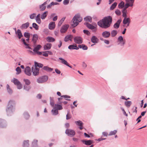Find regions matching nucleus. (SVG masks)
<instances>
[{
	"label": "nucleus",
	"mask_w": 147,
	"mask_h": 147,
	"mask_svg": "<svg viewBox=\"0 0 147 147\" xmlns=\"http://www.w3.org/2000/svg\"><path fill=\"white\" fill-rule=\"evenodd\" d=\"M32 27L36 30L38 29V26L35 23H34L32 24Z\"/></svg>",
	"instance_id": "47"
},
{
	"label": "nucleus",
	"mask_w": 147,
	"mask_h": 147,
	"mask_svg": "<svg viewBox=\"0 0 147 147\" xmlns=\"http://www.w3.org/2000/svg\"><path fill=\"white\" fill-rule=\"evenodd\" d=\"M40 14H38L37 15V16L35 17V19L36 22L39 24L41 22V21L40 18Z\"/></svg>",
	"instance_id": "27"
},
{
	"label": "nucleus",
	"mask_w": 147,
	"mask_h": 147,
	"mask_svg": "<svg viewBox=\"0 0 147 147\" xmlns=\"http://www.w3.org/2000/svg\"><path fill=\"white\" fill-rule=\"evenodd\" d=\"M22 41L23 42L24 44L26 46V48L27 49H31L30 47L29 46V44H27L25 42V40L24 39L22 38L21 39Z\"/></svg>",
	"instance_id": "31"
},
{
	"label": "nucleus",
	"mask_w": 147,
	"mask_h": 147,
	"mask_svg": "<svg viewBox=\"0 0 147 147\" xmlns=\"http://www.w3.org/2000/svg\"><path fill=\"white\" fill-rule=\"evenodd\" d=\"M82 141L83 143H84L86 145H91L93 141L92 140H88L87 141L82 140Z\"/></svg>",
	"instance_id": "21"
},
{
	"label": "nucleus",
	"mask_w": 147,
	"mask_h": 147,
	"mask_svg": "<svg viewBox=\"0 0 147 147\" xmlns=\"http://www.w3.org/2000/svg\"><path fill=\"white\" fill-rule=\"evenodd\" d=\"M51 112L53 115H56L58 113V110L55 107L52 110Z\"/></svg>",
	"instance_id": "29"
},
{
	"label": "nucleus",
	"mask_w": 147,
	"mask_h": 147,
	"mask_svg": "<svg viewBox=\"0 0 147 147\" xmlns=\"http://www.w3.org/2000/svg\"><path fill=\"white\" fill-rule=\"evenodd\" d=\"M16 33L19 39L21 38L23 36L22 32L20 29H18L17 31H16Z\"/></svg>",
	"instance_id": "23"
},
{
	"label": "nucleus",
	"mask_w": 147,
	"mask_h": 147,
	"mask_svg": "<svg viewBox=\"0 0 147 147\" xmlns=\"http://www.w3.org/2000/svg\"><path fill=\"white\" fill-rule=\"evenodd\" d=\"M7 88L8 93L10 94H11L12 92V90L9 88V86L8 84L7 85Z\"/></svg>",
	"instance_id": "50"
},
{
	"label": "nucleus",
	"mask_w": 147,
	"mask_h": 147,
	"mask_svg": "<svg viewBox=\"0 0 147 147\" xmlns=\"http://www.w3.org/2000/svg\"><path fill=\"white\" fill-rule=\"evenodd\" d=\"M82 66L84 69H85L87 66V64L84 62H82Z\"/></svg>",
	"instance_id": "64"
},
{
	"label": "nucleus",
	"mask_w": 147,
	"mask_h": 147,
	"mask_svg": "<svg viewBox=\"0 0 147 147\" xmlns=\"http://www.w3.org/2000/svg\"><path fill=\"white\" fill-rule=\"evenodd\" d=\"M110 35V33L109 32L105 31L103 32L102 33V36L105 38H108L109 37Z\"/></svg>",
	"instance_id": "13"
},
{
	"label": "nucleus",
	"mask_w": 147,
	"mask_h": 147,
	"mask_svg": "<svg viewBox=\"0 0 147 147\" xmlns=\"http://www.w3.org/2000/svg\"><path fill=\"white\" fill-rule=\"evenodd\" d=\"M115 13L118 16H119L121 14V12L118 9H117L115 11Z\"/></svg>",
	"instance_id": "57"
},
{
	"label": "nucleus",
	"mask_w": 147,
	"mask_h": 147,
	"mask_svg": "<svg viewBox=\"0 0 147 147\" xmlns=\"http://www.w3.org/2000/svg\"><path fill=\"white\" fill-rule=\"evenodd\" d=\"M24 36L27 38H30V34L28 32H25L24 33Z\"/></svg>",
	"instance_id": "48"
},
{
	"label": "nucleus",
	"mask_w": 147,
	"mask_h": 147,
	"mask_svg": "<svg viewBox=\"0 0 147 147\" xmlns=\"http://www.w3.org/2000/svg\"><path fill=\"white\" fill-rule=\"evenodd\" d=\"M47 2H45L43 4L40 5V9L41 11H43L46 8L45 5L47 4Z\"/></svg>",
	"instance_id": "24"
},
{
	"label": "nucleus",
	"mask_w": 147,
	"mask_h": 147,
	"mask_svg": "<svg viewBox=\"0 0 147 147\" xmlns=\"http://www.w3.org/2000/svg\"><path fill=\"white\" fill-rule=\"evenodd\" d=\"M24 81L25 82L26 84L27 85H29L30 84V82L28 79H24Z\"/></svg>",
	"instance_id": "49"
},
{
	"label": "nucleus",
	"mask_w": 147,
	"mask_h": 147,
	"mask_svg": "<svg viewBox=\"0 0 147 147\" xmlns=\"http://www.w3.org/2000/svg\"><path fill=\"white\" fill-rule=\"evenodd\" d=\"M48 14V12L47 11H46L44 12L41 16V19L42 20L45 19L46 17Z\"/></svg>",
	"instance_id": "30"
},
{
	"label": "nucleus",
	"mask_w": 147,
	"mask_h": 147,
	"mask_svg": "<svg viewBox=\"0 0 147 147\" xmlns=\"http://www.w3.org/2000/svg\"><path fill=\"white\" fill-rule=\"evenodd\" d=\"M117 34V32L115 30H113L111 32V34L112 37H114Z\"/></svg>",
	"instance_id": "35"
},
{
	"label": "nucleus",
	"mask_w": 147,
	"mask_h": 147,
	"mask_svg": "<svg viewBox=\"0 0 147 147\" xmlns=\"http://www.w3.org/2000/svg\"><path fill=\"white\" fill-rule=\"evenodd\" d=\"M32 71L33 75L34 76H36L39 74V69L38 68L33 67L32 68Z\"/></svg>",
	"instance_id": "8"
},
{
	"label": "nucleus",
	"mask_w": 147,
	"mask_h": 147,
	"mask_svg": "<svg viewBox=\"0 0 147 147\" xmlns=\"http://www.w3.org/2000/svg\"><path fill=\"white\" fill-rule=\"evenodd\" d=\"M118 44L121 46H123L125 44V42L123 37L121 36H120L117 39Z\"/></svg>",
	"instance_id": "9"
},
{
	"label": "nucleus",
	"mask_w": 147,
	"mask_h": 147,
	"mask_svg": "<svg viewBox=\"0 0 147 147\" xmlns=\"http://www.w3.org/2000/svg\"><path fill=\"white\" fill-rule=\"evenodd\" d=\"M15 105V103L14 101L11 100L9 101L6 109L8 115H9L14 111Z\"/></svg>",
	"instance_id": "2"
},
{
	"label": "nucleus",
	"mask_w": 147,
	"mask_h": 147,
	"mask_svg": "<svg viewBox=\"0 0 147 147\" xmlns=\"http://www.w3.org/2000/svg\"><path fill=\"white\" fill-rule=\"evenodd\" d=\"M24 72L27 76H30L32 74V71L30 68L29 66L26 67L24 70Z\"/></svg>",
	"instance_id": "10"
},
{
	"label": "nucleus",
	"mask_w": 147,
	"mask_h": 147,
	"mask_svg": "<svg viewBox=\"0 0 147 147\" xmlns=\"http://www.w3.org/2000/svg\"><path fill=\"white\" fill-rule=\"evenodd\" d=\"M41 47V46L40 45H38L36 47L34 48L33 51L34 52L37 53Z\"/></svg>",
	"instance_id": "33"
},
{
	"label": "nucleus",
	"mask_w": 147,
	"mask_h": 147,
	"mask_svg": "<svg viewBox=\"0 0 147 147\" xmlns=\"http://www.w3.org/2000/svg\"><path fill=\"white\" fill-rule=\"evenodd\" d=\"M34 64L35 67H42L43 66V65L42 64L40 63H38L36 62H35Z\"/></svg>",
	"instance_id": "39"
},
{
	"label": "nucleus",
	"mask_w": 147,
	"mask_h": 147,
	"mask_svg": "<svg viewBox=\"0 0 147 147\" xmlns=\"http://www.w3.org/2000/svg\"><path fill=\"white\" fill-rule=\"evenodd\" d=\"M37 140H34L32 142V144L33 146H34L37 145Z\"/></svg>",
	"instance_id": "60"
},
{
	"label": "nucleus",
	"mask_w": 147,
	"mask_h": 147,
	"mask_svg": "<svg viewBox=\"0 0 147 147\" xmlns=\"http://www.w3.org/2000/svg\"><path fill=\"white\" fill-rule=\"evenodd\" d=\"M75 123L77 125H78L79 126H81L82 125H83V123L82 122L80 121L79 120L77 121H75Z\"/></svg>",
	"instance_id": "44"
},
{
	"label": "nucleus",
	"mask_w": 147,
	"mask_h": 147,
	"mask_svg": "<svg viewBox=\"0 0 147 147\" xmlns=\"http://www.w3.org/2000/svg\"><path fill=\"white\" fill-rule=\"evenodd\" d=\"M73 38V36L72 35H67L64 38V41L65 42H67L69 40H70V41H71L72 39Z\"/></svg>",
	"instance_id": "15"
},
{
	"label": "nucleus",
	"mask_w": 147,
	"mask_h": 147,
	"mask_svg": "<svg viewBox=\"0 0 147 147\" xmlns=\"http://www.w3.org/2000/svg\"><path fill=\"white\" fill-rule=\"evenodd\" d=\"M6 125L5 121L3 120L0 119V127H4Z\"/></svg>",
	"instance_id": "22"
},
{
	"label": "nucleus",
	"mask_w": 147,
	"mask_h": 147,
	"mask_svg": "<svg viewBox=\"0 0 147 147\" xmlns=\"http://www.w3.org/2000/svg\"><path fill=\"white\" fill-rule=\"evenodd\" d=\"M16 86H17V88L18 89H21L22 87V84L21 83H20L18 85H16Z\"/></svg>",
	"instance_id": "59"
},
{
	"label": "nucleus",
	"mask_w": 147,
	"mask_h": 147,
	"mask_svg": "<svg viewBox=\"0 0 147 147\" xmlns=\"http://www.w3.org/2000/svg\"><path fill=\"white\" fill-rule=\"evenodd\" d=\"M84 20L87 22H92V18L90 16H87L84 18Z\"/></svg>",
	"instance_id": "38"
},
{
	"label": "nucleus",
	"mask_w": 147,
	"mask_h": 147,
	"mask_svg": "<svg viewBox=\"0 0 147 147\" xmlns=\"http://www.w3.org/2000/svg\"><path fill=\"white\" fill-rule=\"evenodd\" d=\"M69 25L68 24H66L63 26L60 30V32L61 33H64L67 30Z\"/></svg>",
	"instance_id": "11"
},
{
	"label": "nucleus",
	"mask_w": 147,
	"mask_h": 147,
	"mask_svg": "<svg viewBox=\"0 0 147 147\" xmlns=\"http://www.w3.org/2000/svg\"><path fill=\"white\" fill-rule=\"evenodd\" d=\"M65 19V17H63L60 20L58 24V26L59 27H60L61 26L62 24L63 23V22L64 21Z\"/></svg>",
	"instance_id": "36"
},
{
	"label": "nucleus",
	"mask_w": 147,
	"mask_h": 147,
	"mask_svg": "<svg viewBox=\"0 0 147 147\" xmlns=\"http://www.w3.org/2000/svg\"><path fill=\"white\" fill-rule=\"evenodd\" d=\"M68 48L69 49H76L78 50L79 48H78L76 45H71L68 46Z\"/></svg>",
	"instance_id": "25"
},
{
	"label": "nucleus",
	"mask_w": 147,
	"mask_h": 147,
	"mask_svg": "<svg viewBox=\"0 0 147 147\" xmlns=\"http://www.w3.org/2000/svg\"><path fill=\"white\" fill-rule=\"evenodd\" d=\"M47 40L49 42H53L55 40V39L53 37L50 36H48L47 38Z\"/></svg>",
	"instance_id": "28"
},
{
	"label": "nucleus",
	"mask_w": 147,
	"mask_h": 147,
	"mask_svg": "<svg viewBox=\"0 0 147 147\" xmlns=\"http://www.w3.org/2000/svg\"><path fill=\"white\" fill-rule=\"evenodd\" d=\"M117 132V131L116 130H114L113 131H111L109 134V135L111 136L112 135H114Z\"/></svg>",
	"instance_id": "51"
},
{
	"label": "nucleus",
	"mask_w": 147,
	"mask_h": 147,
	"mask_svg": "<svg viewBox=\"0 0 147 147\" xmlns=\"http://www.w3.org/2000/svg\"><path fill=\"white\" fill-rule=\"evenodd\" d=\"M36 14L35 13H33L31 15H30V18L31 19H33L35 17H36Z\"/></svg>",
	"instance_id": "58"
},
{
	"label": "nucleus",
	"mask_w": 147,
	"mask_h": 147,
	"mask_svg": "<svg viewBox=\"0 0 147 147\" xmlns=\"http://www.w3.org/2000/svg\"><path fill=\"white\" fill-rule=\"evenodd\" d=\"M124 2L123 1H121L118 5V7L120 9H122L123 7H125V5Z\"/></svg>",
	"instance_id": "34"
},
{
	"label": "nucleus",
	"mask_w": 147,
	"mask_h": 147,
	"mask_svg": "<svg viewBox=\"0 0 147 147\" xmlns=\"http://www.w3.org/2000/svg\"><path fill=\"white\" fill-rule=\"evenodd\" d=\"M28 140L24 141L23 143V146L24 147H28L29 146Z\"/></svg>",
	"instance_id": "45"
},
{
	"label": "nucleus",
	"mask_w": 147,
	"mask_h": 147,
	"mask_svg": "<svg viewBox=\"0 0 147 147\" xmlns=\"http://www.w3.org/2000/svg\"><path fill=\"white\" fill-rule=\"evenodd\" d=\"M38 36L36 34H35L33 35L32 38V41L34 43H36L37 40L38 39Z\"/></svg>",
	"instance_id": "20"
},
{
	"label": "nucleus",
	"mask_w": 147,
	"mask_h": 147,
	"mask_svg": "<svg viewBox=\"0 0 147 147\" xmlns=\"http://www.w3.org/2000/svg\"><path fill=\"white\" fill-rule=\"evenodd\" d=\"M83 32L88 35H89L90 34V32L87 30H83Z\"/></svg>",
	"instance_id": "62"
},
{
	"label": "nucleus",
	"mask_w": 147,
	"mask_h": 147,
	"mask_svg": "<svg viewBox=\"0 0 147 147\" xmlns=\"http://www.w3.org/2000/svg\"><path fill=\"white\" fill-rule=\"evenodd\" d=\"M24 117L26 119H29L30 117L28 113L26 112H25L24 113Z\"/></svg>",
	"instance_id": "43"
},
{
	"label": "nucleus",
	"mask_w": 147,
	"mask_h": 147,
	"mask_svg": "<svg viewBox=\"0 0 147 147\" xmlns=\"http://www.w3.org/2000/svg\"><path fill=\"white\" fill-rule=\"evenodd\" d=\"M48 79V76H44L39 77L37 80V82L38 83H42L46 82Z\"/></svg>",
	"instance_id": "4"
},
{
	"label": "nucleus",
	"mask_w": 147,
	"mask_h": 147,
	"mask_svg": "<svg viewBox=\"0 0 147 147\" xmlns=\"http://www.w3.org/2000/svg\"><path fill=\"white\" fill-rule=\"evenodd\" d=\"M82 49L83 50H87L88 49V47L84 44H82Z\"/></svg>",
	"instance_id": "56"
},
{
	"label": "nucleus",
	"mask_w": 147,
	"mask_h": 147,
	"mask_svg": "<svg viewBox=\"0 0 147 147\" xmlns=\"http://www.w3.org/2000/svg\"><path fill=\"white\" fill-rule=\"evenodd\" d=\"M86 26L88 28L92 30H94V31H96V27L92 25L91 24L87 23L86 24Z\"/></svg>",
	"instance_id": "14"
},
{
	"label": "nucleus",
	"mask_w": 147,
	"mask_h": 147,
	"mask_svg": "<svg viewBox=\"0 0 147 147\" xmlns=\"http://www.w3.org/2000/svg\"><path fill=\"white\" fill-rule=\"evenodd\" d=\"M59 59L61 61V63L64 65H67L68 63L64 59H63L62 58L60 57L59 58Z\"/></svg>",
	"instance_id": "37"
},
{
	"label": "nucleus",
	"mask_w": 147,
	"mask_h": 147,
	"mask_svg": "<svg viewBox=\"0 0 147 147\" xmlns=\"http://www.w3.org/2000/svg\"><path fill=\"white\" fill-rule=\"evenodd\" d=\"M117 4V3L116 2H114L111 6L110 9L111 10H113L116 7Z\"/></svg>",
	"instance_id": "41"
},
{
	"label": "nucleus",
	"mask_w": 147,
	"mask_h": 147,
	"mask_svg": "<svg viewBox=\"0 0 147 147\" xmlns=\"http://www.w3.org/2000/svg\"><path fill=\"white\" fill-rule=\"evenodd\" d=\"M55 27V24L54 22H51L49 25V28L50 30L54 29Z\"/></svg>",
	"instance_id": "12"
},
{
	"label": "nucleus",
	"mask_w": 147,
	"mask_h": 147,
	"mask_svg": "<svg viewBox=\"0 0 147 147\" xmlns=\"http://www.w3.org/2000/svg\"><path fill=\"white\" fill-rule=\"evenodd\" d=\"M69 0H64L63 1V4L64 5H67L69 3Z\"/></svg>",
	"instance_id": "61"
},
{
	"label": "nucleus",
	"mask_w": 147,
	"mask_h": 147,
	"mask_svg": "<svg viewBox=\"0 0 147 147\" xmlns=\"http://www.w3.org/2000/svg\"><path fill=\"white\" fill-rule=\"evenodd\" d=\"M82 20V19L80 17V15L79 14H76L72 19L73 24H72V26L73 27L76 26Z\"/></svg>",
	"instance_id": "3"
},
{
	"label": "nucleus",
	"mask_w": 147,
	"mask_h": 147,
	"mask_svg": "<svg viewBox=\"0 0 147 147\" xmlns=\"http://www.w3.org/2000/svg\"><path fill=\"white\" fill-rule=\"evenodd\" d=\"M30 88V87L29 86L24 85V89L27 91H28Z\"/></svg>",
	"instance_id": "52"
},
{
	"label": "nucleus",
	"mask_w": 147,
	"mask_h": 147,
	"mask_svg": "<svg viewBox=\"0 0 147 147\" xmlns=\"http://www.w3.org/2000/svg\"><path fill=\"white\" fill-rule=\"evenodd\" d=\"M134 0H129V7H132Z\"/></svg>",
	"instance_id": "54"
},
{
	"label": "nucleus",
	"mask_w": 147,
	"mask_h": 147,
	"mask_svg": "<svg viewBox=\"0 0 147 147\" xmlns=\"http://www.w3.org/2000/svg\"><path fill=\"white\" fill-rule=\"evenodd\" d=\"M91 41L92 43H96L98 42V39L96 37L94 36H93L91 38Z\"/></svg>",
	"instance_id": "16"
},
{
	"label": "nucleus",
	"mask_w": 147,
	"mask_h": 147,
	"mask_svg": "<svg viewBox=\"0 0 147 147\" xmlns=\"http://www.w3.org/2000/svg\"><path fill=\"white\" fill-rule=\"evenodd\" d=\"M52 45L51 43H48L45 45L44 46L45 50H48L50 49Z\"/></svg>",
	"instance_id": "19"
},
{
	"label": "nucleus",
	"mask_w": 147,
	"mask_h": 147,
	"mask_svg": "<svg viewBox=\"0 0 147 147\" xmlns=\"http://www.w3.org/2000/svg\"><path fill=\"white\" fill-rule=\"evenodd\" d=\"M43 69L48 72H51L53 70V69L47 66H44L43 67Z\"/></svg>",
	"instance_id": "26"
},
{
	"label": "nucleus",
	"mask_w": 147,
	"mask_h": 147,
	"mask_svg": "<svg viewBox=\"0 0 147 147\" xmlns=\"http://www.w3.org/2000/svg\"><path fill=\"white\" fill-rule=\"evenodd\" d=\"M71 117V116L70 114H68V113L66 115V119L68 120L70 119Z\"/></svg>",
	"instance_id": "63"
},
{
	"label": "nucleus",
	"mask_w": 147,
	"mask_h": 147,
	"mask_svg": "<svg viewBox=\"0 0 147 147\" xmlns=\"http://www.w3.org/2000/svg\"><path fill=\"white\" fill-rule=\"evenodd\" d=\"M16 71H17L16 74H19L21 72V70L20 67H17L16 69Z\"/></svg>",
	"instance_id": "46"
},
{
	"label": "nucleus",
	"mask_w": 147,
	"mask_h": 147,
	"mask_svg": "<svg viewBox=\"0 0 147 147\" xmlns=\"http://www.w3.org/2000/svg\"><path fill=\"white\" fill-rule=\"evenodd\" d=\"M55 107H54L55 108V109H57V110H61L63 109L62 106L60 105L55 104Z\"/></svg>",
	"instance_id": "42"
},
{
	"label": "nucleus",
	"mask_w": 147,
	"mask_h": 147,
	"mask_svg": "<svg viewBox=\"0 0 147 147\" xmlns=\"http://www.w3.org/2000/svg\"><path fill=\"white\" fill-rule=\"evenodd\" d=\"M82 38L80 36H76L74 38V42L77 44H81L83 42Z\"/></svg>",
	"instance_id": "5"
},
{
	"label": "nucleus",
	"mask_w": 147,
	"mask_h": 147,
	"mask_svg": "<svg viewBox=\"0 0 147 147\" xmlns=\"http://www.w3.org/2000/svg\"><path fill=\"white\" fill-rule=\"evenodd\" d=\"M137 107H134L132 109V111L133 113H137Z\"/></svg>",
	"instance_id": "55"
},
{
	"label": "nucleus",
	"mask_w": 147,
	"mask_h": 147,
	"mask_svg": "<svg viewBox=\"0 0 147 147\" xmlns=\"http://www.w3.org/2000/svg\"><path fill=\"white\" fill-rule=\"evenodd\" d=\"M50 104L52 107H53L55 105L54 101L53 99V97H50Z\"/></svg>",
	"instance_id": "40"
},
{
	"label": "nucleus",
	"mask_w": 147,
	"mask_h": 147,
	"mask_svg": "<svg viewBox=\"0 0 147 147\" xmlns=\"http://www.w3.org/2000/svg\"><path fill=\"white\" fill-rule=\"evenodd\" d=\"M129 22V18L126 19L125 18L123 21V23L124 24H126Z\"/></svg>",
	"instance_id": "53"
},
{
	"label": "nucleus",
	"mask_w": 147,
	"mask_h": 147,
	"mask_svg": "<svg viewBox=\"0 0 147 147\" xmlns=\"http://www.w3.org/2000/svg\"><path fill=\"white\" fill-rule=\"evenodd\" d=\"M127 3L125 5V7L122 11L123 16V17H126V16L127 11L126 9L129 7V0H126Z\"/></svg>",
	"instance_id": "7"
},
{
	"label": "nucleus",
	"mask_w": 147,
	"mask_h": 147,
	"mask_svg": "<svg viewBox=\"0 0 147 147\" xmlns=\"http://www.w3.org/2000/svg\"><path fill=\"white\" fill-rule=\"evenodd\" d=\"M29 25V23L27 22L23 24L21 26L20 28L22 29H26L28 27Z\"/></svg>",
	"instance_id": "17"
},
{
	"label": "nucleus",
	"mask_w": 147,
	"mask_h": 147,
	"mask_svg": "<svg viewBox=\"0 0 147 147\" xmlns=\"http://www.w3.org/2000/svg\"><path fill=\"white\" fill-rule=\"evenodd\" d=\"M11 82H13L16 85H18L20 83L18 79L15 78H14L13 79L11 80Z\"/></svg>",
	"instance_id": "32"
},
{
	"label": "nucleus",
	"mask_w": 147,
	"mask_h": 147,
	"mask_svg": "<svg viewBox=\"0 0 147 147\" xmlns=\"http://www.w3.org/2000/svg\"><path fill=\"white\" fill-rule=\"evenodd\" d=\"M66 134L68 136L72 137L75 135V131L72 129H67L65 131Z\"/></svg>",
	"instance_id": "6"
},
{
	"label": "nucleus",
	"mask_w": 147,
	"mask_h": 147,
	"mask_svg": "<svg viewBox=\"0 0 147 147\" xmlns=\"http://www.w3.org/2000/svg\"><path fill=\"white\" fill-rule=\"evenodd\" d=\"M121 19L119 20L117 22L114 24L113 27L114 28L117 29L119 27L120 23L121 22Z\"/></svg>",
	"instance_id": "18"
},
{
	"label": "nucleus",
	"mask_w": 147,
	"mask_h": 147,
	"mask_svg": "<svg viewBox=\"0 0 147 147\" xmlns=\"http://www.w3.org/2000/svg\"><path fill=\"white\" fill-rule=\"evenodd\" d=\"M112 22V18L110 16L106 17L98 22L97 24L100 27L104 28L109 27Z\"/></svg>",
	"instance_id": "1"
}]
</instances>
